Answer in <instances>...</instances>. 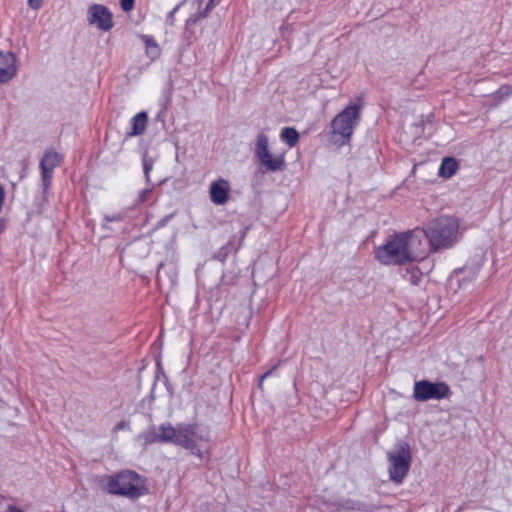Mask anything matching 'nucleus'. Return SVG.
<instances>
[{
	"label": "nucleus",
	"mask_w": 512,
	"mask_h": 512,
	"mask_svg": "<svg viewBox=\"0 0 512 512\" xmlns=\"http://www.w3.org/2000/svg\"><path fill=\"white\" fill-rule=\"evenodd\" d=\"M280 137L289 147H294L299 140V133L295 128L286 127L282 130Z\"/></svg>",
	"instance_id": "16"
},
{
	"label": "nucleus",
	"mask_w": 512,
	"mask_h": 512,
	"mask_svg": "<svg viewBox=\"0 0 512 512\" xmlns=\"http://www.w3.org/2000/svg\"><path fill=\"white\" fill-rule=\"evenodd\" d=\"M143 39L146 44L147 56L152 60L157 59L161 54V49H160L159 45L152 38H150L148 36H144Z\"/></svg>",
	"instance_id": "17"
},
{
	"label": "nucleus",
	"mask_w": 512,
	"mask_h": 512,
	"mask_svg": "<svg viewBox=\"0 0 512 512\" xmlns=\"http://www.w3.org/2000/svg\"><path fill=\"white\" fill-rule=\"evenodd\" d=\"M152 168H153V161L151 159L144 157L143 169H144V174H145V178H146L147 182H149V180H150V172H151Z\"/></svg>",
	"instance_id": "19"
},
{
	"label": "nucleus",
	"mask_w": 512,
	"mask_h": 512,
	"mask_svg": "<svg viewBox=\"0 0 512 512\" xmlns=\"http://www.w3.org/2000/svg\"><path fill=\"white\" fill-rule=\"evenodd\" d=\"M60 162L61 156L57 152L48 151L44 154L40 162V168L45 189L50 185L53 170L60 165Z\"/></svg>",
	"instance_id": "12"
},
{
	"label": "nucleus",
	"mask_w": 512,
	"mask_h": 512,
	"mask_svg": "<svg viewBox=\"0 0 512 512\" xmlns=\"http://www.w3.org/2000/svg\"><path fill=\"white\" fill-rule=\"evenodd\" d=\"M457 169V161L454 158L446 157L440 165L439 175L443 178H450L456 173Z\"/></svg>",
	"instance_id": "15"
},
{
	"label": "nucleus",
	"mask_w": 512,
	"mask_h": 512,
	"mask_svg": "<svg viewBox=\"0 0 512 512\" xmlns=\"http://www.w3.org/2000/svg\"><path fill=\"white\" fill-rule=\"evenodd\" d=\"M255 154L261 165L267 170L279 171L284 168L285 160L282 156L273 155L268 146V137L261 133L257 136Z\"/></svg>",
	"instance_id": "8"
},
{
	"label": "nucleus",
	"mask_w": 512,
	"mask_h": 512,
	"mask_svg": "<svg viewBox=\"0 0 512 512\" xmlns=\"http://www.w3.org/2000/svg\"><path fill=\"white\" fill-rule=\"evenodd\" d=\"M43 1L44 0H28V5L30 8L38 10L42 6Z\"/></svg>",
	"instance_id": "21"
},
{
	"label": "nucleus",
	"mask_w": 512,
	"mask_h": 512,
	"mask_svg": "<svg viewBox=\"0 0 512 512\" xmlns=\"http://www.w3.org/2000/svg\"><path fill=\"white\" fill-rule=\"evenodd\" d=\"M450 388L443 382H430L428 380H420L415 382L413 397L415 400L425 402L428 400H440L448 397Z\"/></svg>",
	"instance_id": "7"
},
{
	"label": "nucleus",
	"mask_w": 512,
	"mask_h": 512,
	"mask_svg": "<svg viewBox=\"0 0 512 512\" xmlns=\"http://www.w3.org/2000/svg\"><path fill=\"white\" fill-rule=\"evenodd\" d=\"M15 512H22V511H20V510H16Z\"/></svg>",
	"instance_id": "28"
},
{
	"label": "nucleus",
	"mask_w": 512,
	"mask_h": 512,
	"mask_svg": "<svg viewBox=\"0 0 512 512\" xmlns=\"http://www.w3.org/2000/svg\"><path fill=\"white\" fill-rule=\"evenodd\" d=\"M458 222L452 217H439L432 221L426 230H420L424 235V243L428 240L431 248L438 250L451 246L457 239Z\"/></svg>",
	"instance_id": "3"
},
{
	"label": "nucleus",
	"mask_w": 512,
	"mask_h": 512,
	"mask_svg": "<svg viewBox=\"0 0 512 512\" xmlns=\"http://www.w3.org/2000/svg\"><path fill=\"white\" fill-rule=\"evenodd\" d=\"M108 491L111 494L138 498L147 491L144 481L133 471H122L115 477H111L108 483Z\"/></svg>",
	"instance_id": "5"
},
{
	"label": "nucleus",
	"mask_w": 512,
	"mask_h": 512,
	"mask_svg": "<svg viewBox=\"0 0 512 512\" xmlns=\"http://www.w3.org/2000/svg\"><path fill=\"white\" fill-rule=\"evenodd\" d=\"M151 193V189L149 188H146V189H143L140 193H139V198H140V201L143 202L145 200H147L149 194Z\"/></svg>",
	"instance_id": "23"
},
{
	"label": "nucleus",
	"mask_w": 512,
	"mask_h": 512,
	"mask_svg": "<svg viewBox=\"0 0 512 512\" xmlns=\"http://www.w3.org/2000/svg\"><path fill=\"white\" fill-rule=\"evenodd\" d=\"M389 462L388 473L389 478L396 484L402 483L407 476L411 462L412 453L408 443L400 441L387 452Z\"/></svg>",
	"instance_id": "4"
},
{
	"label": "nucleus",
	"mask_w": 512,
	"mask_h": 512,
	"mask_svg": "<svg viewBox=\"0 0 512 512\" xmlns=\"http://www.w3.org/2000/svg\"><path fill=\"white\" fill-rule=\"evenodd\" d=\"M147 122H148V115L146 112L143 111V112L136 114L132 118V121H131L132 130L127 133V136L132 137V136L141 135L146 129Z\"/></svg>",
	"instance_id": "14"
},
{
	"label": "nucleus",
	"mask_w": 512,
	"mask_h": 512,
	"mask_svg": "<svg viewBox=\"0 0 512 512\" xmlns=\"http://www.w3.org/2000/svg\"><path fill=\"white\" fill-rule=\"evenodd\" d=\"M18 66L16 56L12 52L0 51V83L11 81L17 74Z\"/></svg>",
	"instance_id": "11"
},
{
	"label": "nucleus",
	"mask_w": 512,
	"mask_h": 512,
	"mask_svg": "<svg viewBox=\"0 0 512 512\" xmlns=\"http://www.w3.org/2000/svg\"><path fill=\"white\" fill-rule=\"evenodd\" d=\"M512 94V86L504 85L499 88V90L495 93L494 97L498 100H502L505 97Z\"/></svg>",
	"instance_id": "18"
},
{
	"label": "nucleus",
	"mask_w": 512,
	"mask_h": 512,
	"mask_svg": "<svg viewBox=\"0 0 512 512\" xmlns=\"http://www.w3.org/2000/svg\"><path fill=\"white\" fill-rule=\"evenodd\" d=\"M178 6H176L169 14H168V21H170V24H173V17L175 12L177 11Z\"/></svg>",
	"instance_id": "24"
},
{
	"label": "nucleus",
	"mask_w": 512,
	"mask_h": 512,
	"mask_svg": "<svg viewBox=\"0 0 512 512\" xmlns=\"http://www.w3.org/2000/svg\"><path fill=\"white\" fill-rule=\"evenodd\" d=\"M174 436V426H172L170 423H164L158 428H152L142 433L138 436V439L143 441V444L147 446L155 442L173 443Z\"/></svg>",
	"instance_id": "9"
},
{
	"label": "nucleus",
	"mask_w": 512,
	"mask_h": 512,
	"mask_svg": "<svg viewBox=\"0 0 512 512\" xmlns=\"http://www.w3.org/2000/svg\"><path fill=\"white\" fill-rule=\"evenodd\" d=\"M88 14L89 23L100 30L108 31L113 27L112 15L105 6L94 4L89 8Z\"/></svg>",
	"instance_id": "10"
},
{
	"label": "nucleus",
	"mask_w": 512,
	"mask_h": 512,
	"mask_svg": "<svg viewBox=\"0 0 512 512\" xmlns=\"http://www.w3.org/2000/svg\"><path fill=\"white\" fill-rule=\"evenodd\" d=\"M270 374H271V370L267 371L265 374L262 375L260 385L262 384L263 379L266 378L267 376H269Z\"/></svg>",
	"instance_id": "27"
},
{
	"label": "nucleus",
	"mask_w": 512,
	"mask_h": 512,
	"mask_svg": "<svg viewBox=\"0 0 512 512\" xmlns=\"http://www.w3.org/2000/svg\"><path fill=\"white\" fill-rule=\"evenodd\" d=\"M360 106L350 105L339 113L332 121L333 134L349 139L360 118Z\"/></svg>",
	"instance_id": "6"
},
{
	"label": "nucleus",
	"mask_w": 512,
	"mask_h": 512,
	"mask_svg": "<svg viewBox=\"0 0 512 512\" xmlns=\"http://www.w3.org/2000/svg\"><path fill=\"white\" fill-rule=\"evenodd\" d=\"M174 431L173 444L184 447L199 458L209 451L210 433L206 427L197 423L179 424Z\"/></svg>",
	"instance_id": "2"
},
{
	"label": "nucleus",
	"mask_w": 512,
	"mask_h": 512,
	"mask_svg": "<svg viewBox=\"0 0 512 512\" xmlns=\"http://www.w3.org/2000/svg\"><path fill=\"white\" fill-rule=\"evenodd\" d=\"M129 428V423L126 421H120L113 429V432H117L119 430H126Z\"/></svg>",
	"instance_id": "22"
},
{
	"label": "nucleus",
	"mask_w": 512,
	"mask_h": 512,
	"mask_svg": "<svg viewBox=\"0 0 512 512\" xmlns=\"http://www.w3.org/2000/svg\"><path fill=\"white\" fill-rule=\"evenodd\" d=\"M230 193L229 182L225 179H218L210 186V198L216 205H223L227 202Z\"/></svg>",
	"instance_id": "13"
},
{
	"label": "nucleus",
	"mask_w": 512,
	"mask_h": 512,
	"mask_svg": "<svg viewBox=\"0 0 512 512\" xmlns=\"http://www.w3.org/2000/svg\"><path fill=\"white\" fill-rule=\"evenodd\" d=\"M135 0H120L121 8L125 12H129L134 8Z\"/></svg>",
	"instance_id": "20"
},
{
	"label": "nucleus",
	"mask_w": 512,
	"mask_h": 512,
	"mask_svg": "<svg viewBox=\"0 0 512 512\" xmlns=\"http://www.w3.org/2000/svg\"><path fill=\"white\" fill-rule=\"evenodd\" d=\"M427 254L423 233L416 229L396 234L376 250V258L385 265H399L423 259Z\"/></svg>",
	"instance_id": "1"
},
{
	"label": "nucleus",
	"mask_w": 512,
	"mask_h": 512,
	"mask_svg": "<svg viewBox=\"0 0 512 512\" xmlns=\"http://www.w3.org/2000/svg\"><path fill=\"white\" fill-rule=\"evenodd\" d=\"M106 219L108 221H119L120 220V216H113L112 218L107 217Z\"/></svg>",
	"instance_id": "26"
},
{
	"label": "nucleus",
	"mask_w": 512,
	"mask_h": 512,
	"mask_svg": "<svg viewBox=\"0 0 512 512\" xmlns=\"http://www.w3.org/2000/svg\"><path fill=\"white\" fill-rule=\"evenodd\" d=\"M220 0H209L208 4H207V7H206V11L211 9L216 3H218Z\"/></svg>",
	"instance_id": "25"
}]
</instances>
